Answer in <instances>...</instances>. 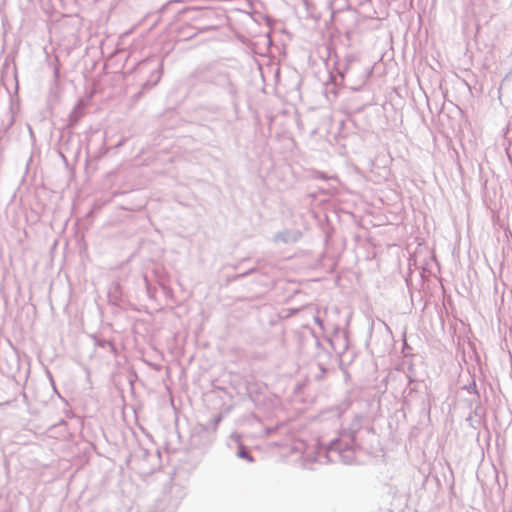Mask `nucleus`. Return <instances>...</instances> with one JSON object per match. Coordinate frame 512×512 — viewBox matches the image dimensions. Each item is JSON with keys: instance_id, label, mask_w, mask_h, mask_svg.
<instances>
[{"instance_id": "1", "label": "nucleus", "mask_w": 512, "mask_h": 512, "mask_svg": "<svg viewBox=\"0 0 512 512\" xmlns=\"http://www.w3.org/2000/svg\"><path fill=\"white\" fill-rule=\"evenodd\" d=\"M359 427V420L352 425L349 431H345L339 438H335L318 452L316 461L324 462H342L350 464L355 459L356 432Z\"/></svg>"}, {"instance_id": "2", "label": "nucleus", "mask_w": 512, "mask_h": 512, "mask_svg": "<svg viewBox=\"0 0 512 512\" xmlns=\"http://www.w3.org/2000/svg\"><path fill=\"white\" fill-rule=\"evenodd\" d=\"M189 87L195 88L199 85H213L225 91L232 98L237 90L227 72L218 69L213 65L199 66L194 69L186 78Z\"/></svg>"}, {"instance_id": "3", "label": "nucleus", "mask_w": 512, "mask_h": 512, "mask_svg": "<svg viewBox=\"0 0 512 512\" xmlns=\"http://www.w3.org/2000/svg\"><path fill=\"white\" fill-rule=\"evenodd\" d=\"M85 111V102L80 99L77 101L73 110L69 114V126H75L77 122L83 117Z\"/></svg>"}, {"instance_id": "4", "label": "nucleus", "mask_w": 512, "mask_h": 512, "mask_svg": "<svg viewBox=\"0 0 512 512\" xmlns=\"http://www.w3.org/2000/svg\"><path fill=\"white\" fill-rule=\"evenodd\" d=\"M162 69H163V64L159 63L157 65V68L151 74V80H148L143 84L142 90L150 89L160 81L161 76H162Z\"/></svg>"}, {"instance_id": "5", "label": "nucleus", "mask_w": 512, "mask_h": 512, "mask_svg": "<svg viewBox=\"0 0 512 512\" xmlns=\"http://www.w3.org/2000/svg\"><path fill=\"white\" fill-rule=\"evenodd\" d=\"M273 240L275 243H290L297 241V237L289 231H281L274 235Z\"/></svg>"}, {"instance_id": "6", "label": "nucleus", "mask_w": 512, "mask_h": 512, "mask_svg": "<svg viewBox=\"0 0 512 512\" xmlns=\"http://www.w3.org/2000/svg\"><path fill=\"white\" fill-rule=\"evenodd\" d=\"M94 339L96 347L102 348L110 354H116V347L111 341L98 337H94Z\"/></svg>"}, {"instance_id": "7", "label": "nucleus", "mask_w": 512, "mask_h": 512, "mask_svg": "<svg viewBox=\"0 0 512 512\" xmlns=\"http://www.w3.org/2000/svg\"><path fill=\"white\" fill-rule=\"evenodd\" d=\"M407 378H408V387H407V389H409V393H411V392L416 390L415 383L417 382V379H416V376L414 374V370H413L412 366H409V368H408Z\"/></svg>"}, {"instance_id": "8", "label": "nucleus", "mask_w": 512, "mask_h": 512, "mask_svg": "<svg viewBox=\"0 0 512 512\" xmlns=\"http://www.w3.org/2000/svg\"><path fill=\"white\" fill-rule=\"evenodd\" d=\"M237 456L239 458L247 460L248 462H253L254 461L253 457L250 454L249 449L246 446H244V445H239V448H238V451H237Z\"/></svg>"}, {"instance_id": "9", "label": "nucleus", "mask_w": 512, "mask_h": 512, "mask_svg": "<svg viewBox=\"0 0 512 512\" xmlns=\"http://www.w3.org/2000/svg\"><path fill=\"white\" fill-rule=\"evenodd\" d=\"M14 123V116L12 114V112L10 111V120H9V123H8V127L12 126Z\"/></svg>"}, {"instance_id": "10", "label": "nucleus", "mask_w": 512, "mask_h": 512, "mask_svg": "<svg viewBox=\"0 0 512 512\" xmlns=\"http://www.w3.org/2000/svg\"><path fill=\"white\" fill-rule=\"evenodd\" d=\"M252 271H253V269H250L249 271H247V272H245V273H242V274L237 275V277H236V278L244 277V276L248 275L249 273H251Z\"/></svg>"}, {"instance_id": "11", "label": "nucleus", "mask_w": 512, "mask_h": 512, "mask_svg": "<svg viewBox=\"0 0 512 512\" xmlns=\"http://www.w3.org/2000/svg\"><path fill=\"white\" fill-rule=\"evenodd\" d=\"M220 421H221V415H218V416L215 418V422H216V424H218Z\"/></svg>"}, {"instance_id": "12", "label": "nucleus", "mask_w": 512, "mask_h": 512, "mask_svg": "<svg viewBox=\"0 0 512 512\" xmlns=\"http://www.w3.org/2000/svg\"><path fill=\"white\" fill-rule=\"evenodd\" d=\"M476 388V384L475 382H473L470 386H469V389H475Z\"/></svg>"}]
</instances>
